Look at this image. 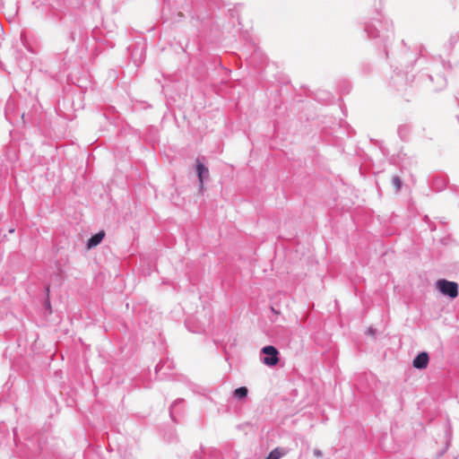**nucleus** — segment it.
I'll list each match as a JSON object with an SVG mask.
<instances>
[{
  "label": "nucleus",
  "instance_id": "nucleus-1",
  "mask_svg": "<svg viewBox=\"0 0 459 459\" xmlns=\"http://www.w3.org/2000/svg\"><path fill=\"white\" fill-rule=\"evenodd\" d=\"M368 36L372 39H377V43L383 45L385 56L388 57V44L394 38L392 24L387 21L374 20L366 26Z\"/></svg>",
  "mask_w": 459,
  "mask_h": 459
},
{
  "label": "nucleus",
  "instance_id": "nucleus-2",
  "mask_svg": "<svg viewBox=\"0 0 459 459\" xmlns=\"http://www.w3.org/2000/svg\"><path fill=\"white\" fill-rule=\"evenodd\" d=\"M261 354L264 356L260 358L261 361L268 366L273 367L279 362V351L273 345H267L262 348Z\"/></svg>",
  "mask_w": 459,
  "mask_h": 459
},
{
  "label": "nucleus",
  "instance_id": "nucleus-3",
  "mask_svg": "<svg viewBox=\"0 0 459 459\" xmlns=\"http://www.w3.org/2000/svg\"><path fill=\"white\" fill-rule=\"evenodd\" d=\"M437 287L442 294L451 299H455L458 295V285L455 281H449L444 279L438 280L437 281Z\"/></svg>",
  "mask_w": 459,
  "mask_h": 459
},
{
  "label": "nucleus",
  "instance_id": "nucleus-4",
  "mask_svg": "<svg viewBox=\"0 0 459 459\" xmlns=\"http://www.w3.org/2000/svg\"><path fill=\"white\" fill-rule=\"evenodd\" d=\"M429 360V354L425 351L420 352L413 359L412 366L418 369H424L428 367Z\"/></svg>",
  "mask_w": 459,
  "mask_h": 459
},
{
  "label": "nucleus",
  "instance_id": "nucleus-5",
  "mask_svg": "<svg viewBox=\"0 0 459 459\" xmlns=\"http://www.w3.org/2000/svg\"><path fill=\"white\" fill-rule=\"evenodd\" d=\"M196 173L198 176L200 188H203L204 178L209 176V169L199 160H196Z\"/></svg>",
  "mask_w": 459,
  "mask_h": 459
},
{
  "label": "nucleus",
  "instance_id": "nucleus-6",
  "mask_svg": "<svg viewBox=\"0 0 459 459\" xmlns=\"http://www.w3.org/2000/svg\"><path fill=\"white\" fill-rule=\"evenodd\" d=\"M105 232L103 230L92 235L87 241V248L91 249L97 247L104 238Z\"/></svg>",
  "mask_w": 459,
  "mask_h": 459
},
{
  "label": "nucleus",
  "instance_id": "nucleus-7",
  "mask_svg": "<svg viewBox=\"0 0 459 459\" xmlns=\"http://www.w3.org/2000/svg\"><path fill=\"white\" fill-rule=\"evenodd\" d=\"M248 390L246 386H240L234 390L233 396L238 400H242L247 396Z\"/></svg>",
  "mask_w": 459,
  "mask_h": 459
},
{
  "label": "nucleus",
  "instance_id": "nucleus-8",
  "mask_svg": "<svg viewBox=\"0 0 459 459\" xmlns=\"http://www.w3.org/2000/svg\"><path fill=\"white\" fill-rule=\"evenodd\" d=\"M283 455L284 453L279 447H276L269 453L265 459H280Z\"/></svg>",
  "mask_w": 459,
  "mask_h": 459
},
{
  "label": "nucleus",
  "instance_id": "nucleus-9",
  "mask_svg": "<svg viewBox=\"0 0 459 459\" xmlns=\"http://www.w3.org/2000/svg\"><path fill=\"white\" fill-rule=\"evenodd\" d=\"M392 185H393V186L395 188V191H396V192L400 191V189H401V187H402V185H403V183H402V180H401L400 177H398V176H394V177L392 178Z\"/></svg>",
  "mask_w": 459,
  "mask_h": 459
},
{
  "label": "nucleus",
  "instance_id": "nucleus-10",
  "mask_svg": "<svg viewBox=\"0 0 459 459\" xmlns=\"http://www.w3.org/2000/svg\"><path fill=\"white\" fill-rule=\"evenodd\" d=\"M433 186L437 190L440 191L446 186V180L436 178L433 182Z\"/></svg>",
  "mask_w": 459,
  "mask_h": 459
},
{
  "label": "nucleus",
  "instance_id": "nucleus-11",
  "mask_svg": "<svg viewBox=\"0 0 459 459\" xmlns=\"http://www.w3.org/2000/svg\"><path fill=\"white\" fill-rule=\"evenodd\" d=\"M437 86L436 88L437 91L441 90V89L446 87V78L444 76L438 75L437 77Z\"/></svg>",
  "mask_w": 459,
  "mask_h": 459
},
{
  "label": "nucleus",
  "instance_id": "nucleus-12",
  "mask_svg": "<svg viewBox=\"0 0 459 459\" xmlns=\"http://www.w3.org/2000/svg\"><path fill=\"white\" fill-rule=\"evenodd\" d=\"M393 83L395 87H397V90H400L401 88L399 87V84L400 82L403 81V75L400 74H395L393 78Z\"/></svg>",
  "mask_w": 459,
  "mask_h": 459
},
{
  "label": "nucleus",
  "instance_id": "nucleus-13",
  "mask_svg": "<svg viewBox=\"0 0 459 459\" xmlns=\"http://www.w3.org/2000/svg\"><path fill=\"white\" fill-rule=\"evenodd\" d=\"M183 400H177L173 403V404L171 405L170 407V410H169V414H170V417L173 420H176L175 419V412H174V410L176 408V406L178 405V403H181Z\"/></svg>",
  "mask_w": 459,
  "mask_h": 459
},
{
  "label": "nucleus",
  "instance_id": "nucleus-14",
  "mask_svg": "<svg viewBox=\"0 0 459 459\" xmlns=\"http://www.w3.org/2000/svg\"><path fill=\"white\" fill-rule=\"evenodd\" d=\"M313 453H314V455H316L317 457L322 456V452L318 449H315Z\"/></svg>",
  "mask_w": 459,
  "mask_h": 459
},
{
  "label": "nucleus",
  "instance_id": "nucleus-15",
  "mask_svg": "<svg viewBox=\"0 0 459 459\" xmlns=\"http://www.w3.org/2000/svg\"><path fill=\"white\" fill-rule=\"evenodd\" d=\"M255 54H254L252 56H250V58H249V63L250 64H253L254 59H255Z\"/></svg>",
  "mask_w": 459,
  "mask_h": 459
},
{
  "label": "nucleus",
  "instance_id": "nucleus-16",
  "mask_svg": "<svg viewBox=\"0 0 459 459\" xmlns=\"http://www.w3.org/2000/svg\"><path fill=\"white\" fill-rule=\"evenodd\" d=\"M271 310H272V312H273L274 314H278V312L276 311V309H274V307H271Z\"/></svg>",
  "mask_w": 459,
  "mask_h": 459
},
{
  "label": "nucleus",
  "instance_id": "nucleus-17",
  "mask_svg": "<svg viewBox=\"0 0 459 459\" xmlns=\"http://www.w3.org/2000/svg\"><path fill=\"white\" fill-rule=\"evenodd\" d=\"M368 333H374V330H373L372 328H369V329H368Z\"/></svg>",
  "mask_w": 459,
  "mask_h": 459
},
{
  "label": "nucleus",
  "instance_id": "nucleus-18",
  "mask_svg": "<svg viewBox=\"0 0 459 459\" xmlns=\"http://www.w3.org/2000/svg\"><path fill=\"white\" fill-rule=\"evenodd\" d=\"M46 307H50L49 301H47Z\"/></svg>",
  "mask_w": 459,
  "mask_h": 459
}]
</instances>
